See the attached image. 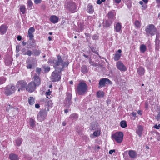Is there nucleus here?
<instances>
[{
	"label": "nucleus",
	"mask_w": 160,
	"mask_h": 160,
	"mask_svg": "<svg viewBox=\"0 0 160 160\" xmlns=\"http://www.w3.org/2000/svg\"><path fill=\"white\" fill-rule=\"evenodd\" d=\"M44 72H49L50 70V68L49 67H44Z\"/></svg>",
	"instance_id": "51"
},
{
	"label": "nucleus",
	"mask_w": 160,
	"mask_h": 160,
	"mask_svg": "<svg viewBox=\"0 0 160 160\" xmlns=\"http://www.w3.org/2000/svg\"><path fill=\"white\" fill-rule=\"evenodd\" d=\"M160 42V39H158V38H156L155 40V50H159V43Z\"/></svg>",
	"instance_id": "26"
},
{
	"label": "nucleus",
	"mask_w": 160,
	"mask_h": 160,
	"mask_svg": "<svg viewBox=\"0 0 160 160\" xmlns=\"http://www.w3.org/2000/svg\"><path fill=\"white\" fill-rule=\"evenodd\" d=\"M121 52L122 50L121 49H119L118 51V52L119 53L117 52L115 54V56L114 58V59L115 61H117L118 60L120 59L121 56Z\"/></svg>",
	"instance_id": "21"
},
{
	"label": "nucleus",
	"mask_w": 160,
	"mask_h": 160,
	"mask_svg": "<svg viewBox=\"0 0 160 160\" xmlns=\"http://www.w3.org/2000/svg\"><path fill=\"white\" fill-rule=\"evenodd\" d=\"M9 157L10 160H19V159L18 155L13 153L9 154Z\"/></svg>",
	"instance_id": "19"
},
{
	"label": "nucleus",
	"mask_w": 160,
	"mask_h": 160,
	"mask_svg": "<svg viewBox=\"0 0 160 160\" xmlns=\"http://www.w3.org/2000/svg\"><path fill=\"white\" fill-rule=\"evenodd\" d=\"M21 51L22 52V53L24 55H26V53L27 51H26V50L25 48H23Z\"/></svg>",
	"instance_id": "54"
},
{
	"label": "nucleus",
	"mask_w": 160,
	"mask_h": 160,
	"mask_svg": "<svg viewBox=\"0 0 160 160\" xmlns=\"http://www.w3.org/2000/svg\"><path fill=\"white\" fill-rule=\"evenodd\" d=\"M42 0H34V3L36 4H38L40 3Z\"/></svg>",
	"instance_id": "58"
},
{
	"label": "nucleus",
	"mask_w": 160,
	"mask_h": 160,
	"mask_svg": "<svg viewBox=\"0 0 160 160\" xmlns=\"http://www.w3.org/2000/svg\"><path fill=\"white\" fill-rule=\"evenodd\" d=\"M92 39L96 40L98 39V36L96 35H94L92 37Z\"/></svg>",
	"instance_id": "57"
},
{
	"label": "nucleus",
	"mask_w": 160,
	"mask_h": 160,
	"mask_svg": "<svg viewBox=\"0 0 160 160\" xmlns=\"http://www.w3.org/2000/svg\"><path fill=\"white\" fill-rule=\"evenodd\" d=\"M61 72H59L58 70L55 69L54 71L51 76V79L53 82H55L59 81L61 79Z\"/></svg>",
	"instance_id": "6"
},
{
	"label": "nucleus",
	"mask_w": 160,
	"mask_h": 160,
	"mask_svg": "<svg viewBox=\"0 0 160 160\" xmlns=\"http://www.w3.org/2000/svg\"><path fill=\"white\" fill-rule=\"evenodd\" d=\"M143 130V128L141 125H139L137 127L136 130L137 133L139 137H141L142 135V131Z\"/></svg>",
	"instance_id": "17"
},
{
	"label": "nucleus",
	"mask_w": 160,
	"mask_h": 160,
	"mask_svg": "<svg viewBox=\"0 0 160 160\" xmlns=\"http://www.w3.org/2000/svg\"><path fill=\"white\" fill-rule=\"evenodd\" d=\"M115 150L114 149L111 150L109 151V154H112L113 152H115Z\"/></svg>",
	"instance_id": "62"
},
{
	"label": "nucleus",
	"mask_w": 160,
	"mask_h": 160,
	"mask_svg": "<svg viewBox=\"0 0 160 160\" xmlns=\"http://www.w3.org/2000/svg\"><path fill=\"white\" fill-rule=\"evenodd\" d=\"M27 82L23 80H21L18 81L17 83L16 86L18 88V91L20 90H23L26 89Z\"/></svg>",
	"instance_id": "11"
},
{
	"label": "nucleus",
	"mask_w": 160,
	"mask_h": 160,
	"mask_svg": "<svg viewBox=\"0 0 160 160\" xmlns=\"http://www.w3.org/2000/svg\"><path fill=\"white\" fill-rule=\"evenodd\" d=\"M96 129V125L95 124H92L91 126L90 129L94 130Z\"/></svg>",
	"instance_id": "55"
},
{
	"label": "nucleus",
	"mask_w": 160,
	"mask_h": 160,
	"mask_svg": "<svg viewBox=\"0 0 160 160\" xmlns=\"http://www.w3.org/2000/svg\"><path fill=\"white\" fill-rule=\"evenodd\" d=\"M111 23L108 22V21H106L105 22L104 24L105 27L108 28L111 25Z\"/></svg>",
	"instance_id": "44"
},
{
	"label": "nucleus",
	"mask_w": 160,
	"mask_h": 160,
	"mask_svg": "<svg viewBox=\"0 0 160 160\" xmlns=\"http://www.w3.org/2000/svg\"><path fill=\"white\" fill-rule=\"evenodd\" d=\"M29 125L31 127H34L35 125V121L32 118H30L29 121Z\"/></svg>",
	"instance_id": "35"
},
{
	"label": "nucleus",
	"mask_w": 160,
	"mask_h": 160,
	"mask_svg": "<svg viewBox=\"0 0 160 160\" xmlns=\"http://www.w3.org/2000/svg\"><path fill=\"white\" fill-rule=\"evenodd\" d=\"M81 72L83 73H86L88 72V70L86 66L83 65L81 67Z\"/></svg>",
	"instance_id": "31"
},
{
	"label": "nucleus",
	"mask_w": 160,
	"mask_h": 160,
	"mask_svg": "<svg viewBox=\"0 0 160 160\" xmlns=\"http://www.w3.org/2000/svg\"><path fill=\"white\" fill-rule=\"evenodd\" d=\"M29 103L32 105L34 103V99L32 97H30L28 98Z\"/></svg>",
	"instance_id": "38"
},
{
	"label": "nucleus",
	"mask_w": 160,
	"mask_h": 160,
	"mask_svg": "<svg viewBox=\"0 0 160 160\" xmlns=\"http://www.w3.org/2000/svg\"><path fill=\"white\" fill-rule=\"evenodd\" d=\"M87 12L90 14H92L94 12V8L93 6L90 3L88 4L87 7Z\"/></svg>",
	"instance_id": "20"
},
{
	"label": "nucleus",
	"mask_w": 160,
	"mask_h": 160,
	"mask_svg": "<svg viewBox=\"0 0 160 160\" xmlns=\"http://www.w3.org/2000/svg\"><path fill=\"white\" fill-rule=\"evenodd\" d=\"M128 155L132 159H135L137 156V152L134 150H130L128 151Z\"/></svg>",
	"instance_id": "15"
},
{
	"label": "nucleus",
	"mask_w": 160,
	"mask_h": 160,
	"mask_svg": "<svg viewBox=\"0 0 160 160\" xmlns=\"http://www.w3.org/2000/svg\"><path fill=\"white\" fill-rule=\"evenodd\" d=\"M37 86L35 83L33 81L30 82L27 86L26 87V90L28 92H32L34 91L36 89V87Z\"/></svg>",
	"instance_id": "12"
},
{
	"label": "nucleus",
	"mask_w": 160,
	"mask_h": 160,
	"mask_svg": "<svg viewBox=\"0 0 160 160\" xmlns=\"http://www.w3.org/2000/svg\"><path fill=\"white\" fill-rule=\"evenodd\" d=\"M19 9L22 14H24L26 13V8L25 6L23 5H21L20 6Z\"/></svg>",
	"instance_id": "27"
},
{
	"label": "nucleus",
	"mask_w": 160,
	"mask_h": 160,
	"mask_svg": "<svg viewBox=\"0 0 160 160\" xmlns=\"http://www.w3.org/2000/svg\"><path fill=\"white\" fill-rule=\"evenodd\" d=\"M41 68L37 67L36 69L35 72L34 71L31 72V75H34V74H36L37 76H39L41 73Z\"/></svg>",
	"instance_id": "22"
},
{
	"label": "nucleus",
	"mask_w": 160,
	"mask_h": 160,
	"mask_svg": "<svg viewBox=\"0 0 160 160\" xmlns=\"http://www.w3.org/2000/svg\"><path fill=\"white\" fill-rule=\"evenodd\" d=\"M72 98V95L70 92H68L67 93V98L64 101L65 106L66 108H69L70 107V105L72 104V102L71 101Z\"/></svg>",
	"instance_id": "10"
},
{
	"label": "nucleus",
	"mask_w": 160,
	"mask_h": 160,
	"mask_svg": "<svg viewBox=\"0 0 160 160\" xmlns=\"http://www.w3.org/2000/svg\"><path fill=\"white\" fill-rule=\"evenodd\" d=\"M108 17L109 18L112 19L114 17V14L113 12H110L108 13Z\"/></svg>",
	"instance_id": "43"
},
{
	"label": "nucleus",
	"mask_w": 160,
	"mask_h": 160,
	"mask_svg": "<svg viewBox=\"0 0 160 160\" xmlns=\"http://www.w3.org/2000/svg\"><path fill=\"white\" fill-rule=\"evenodd\" d=\"M47 115V112L46 110L42 109L40 110L37 116L38 120L40 122L42 121L45 119Z\"/></svg>",
	"instance_id": "9"
},
{
	"label": "nucleus",
	"mask_w": 160,
	"mask_h": 160,
	"mask_svg": "<svg viewBox=\"0 0 160 160\" xmlns=\"http://www.w3.org/2000/svg\"><path fill=\"white\" fill-rule=\"evenodd\" d=\"M114 30L117 32H119L121 31L122 25L119 23H117L114 26Z\"/></svg>",
	"instance_id": "18"
},
{
	"label": "nucleus",
	"mask_w": 160,
	"mask_h": 160,
	"mask_svg": "<svg viewBox=\"0 0 160 160\" xmlns=\"http://www.w3.org/2000/svg\"><path fill=\"white\" fill-rule=\"evenodd\" d=\"M85 25L83 23H80L79 26V30L82 32L84 29Z\"/></svg>",
	"instance_id": "42"
},
{
	"label": "nucleus",
	"mask_w": 160,
	"mask_h": 160,
	"mask_svg": "<svg viewBox=\"0 0 160 160\" xmlns=\"http://www.w3.org/2000/svg\"><path fill=\"white\" fill-rule=\"evenodd\" d=\"M145 31L148 35L152 36L155 34L157 29L154 25L149 24L146 27Z\"/></svg>",
	"instance_id": "3"
},
{
	"label": "nucleus",
	"mask_w": 160,
	"mask_h": 160,
	"mask_svg": "<svg viewBox=\"0 0 160 160\" xmlns=\"http://www.w3.org/2000/svg\"><path fill=\"white\" fill-rule=\"evenodd\" d=\"M120 126L122 128H124L127 127L126 122L125 121H122L120 122Z\"/></svg>",
	"instance_id": "36"
},
{
	"label": "nucleus",
	"mask_w": 160,
	"mask_h": 160,
	"mask_svg": "<svg viewBox=\"0 0 160 160\" xmlns=\"http://www.w3.org/2000/svg\"><path fill=\"white\" fill-rule=\"evenodd\" d=\"M6 80V78L4 77H0V85L4 83Z\"/></svg>",
	"instance_id": "41"
},
{
	"label": "nucleus",
	"mask_w": 160,
	"mask_h": 160,
	"mask_svg": "<svg viewBox=\"0 0 160 160\" xmlns=\"http://www.w3.org/2000/svg\"><path fill=\"white\" fill-rule=\"evenodd\" d=\"M67 10L72 13L75 12L77 11V5L73 2H70L67 3L66 5Z\"/></svg>",
	"instance_id": "7"
},
{
	"label": "nucleus",
	"mask_w": 160,
	"mask_h": 160,
	"mask_svg": "<svg viewBox=\"0 0 160 160\" xmlns=\"http://www.w3.org/2000/svg\"><path fill=\"white\" fill-rule=\"evenodd\" d=\"M15 142L17 145L19 146L22 143V139L20 138H18L15 140Z\"/></svg>",
	"instance_id": "32"
},
{
	"label": "nucleus",
	"mask_w": 160,
	"mask_h": 160,
	"mask_svg": "<svg viewBox=\"0 0 160 160\" xmlns=\"http://www.w3.org/2000/svg\"><path fill=\"white\" fill-rule=\"evenodd\" d=\"M146 3H145L144 4H143V5H142V10H145L146 9V8H147V5L146 4Z\"/></svg>",
	"instance_id": "56"
},
{
	"label": "nucleus",
	"mask_w": 160,
	"mask_h": 160,
	"mask_svg": "<svg viewBox=\"0 0 160 160\" xmlns=\"http://www.w3.org/2000/svg\"><path fill=\"white\" fill-rule=\"evenodd\" d=\"M4 89V93L8 96L12 94L16 90L15 87L12 85L7 86Z\"/></svg>",
	"instance_id": "8"
},
{
	"label": "nucleus",
	"mask_w": 160,
	"mask_h": 160,
	"mask_svg": "<svg viewBox=\"0 0 160 160\" xmlns=\"http://www.w3.org/2000/svg\"><path fill=\"white\" fill-rule=\"evenodd\" d=\"M88 86L84 81L80 82L77 86L75 91L77 94L79 95H85L88 91Z\"/></svg>",
	"instance_id": "2"
},
{
	"label": "nucleus",
	"mask_w": 160,
	"mask_h": 160,
	"mask_svg": "<svg viewBox=\"0 0 160 160\" xmlns=\"http://www.w3.org/2000/svg\"><path fill=\"white\" fill-rule=\"evenodd\" d=\"M31 76L32 78V79L34 80V81H33V82L35 83V84L37 86H39L41 83V81L39 78V76H37L36 74H34V75H31Z\"/></svg>",
	"instance_id": "14"
},
{
	"label": "nucleus",
	"mask_w": 160,
	"mask_h": 160,
	"mask_svg": "<svg viewBox=\"0 0 160 160\" xmlns=\"http://www.w3.org/2000/svg\"><path fill=\"white\" fill-rule=\"evenodd\" d=\"M12 58L11 57H9L5 60V62L6 65L10 66L12 64Z\"/></svg>",
	"instance_id": "25"
},
{
	"label": "nucleus",
	"mask_w": 160,
	"mask_h": 160,
	"mask_svg": "<svg viewBox=\"0 0 160 160\" xmlns=\"http://www.w3.org/2000/svg\"><path fill=\"white\" fill-rule=\"evenodd\" d=\"M41 52V51L40 50L35 49L33 51V55L35 56H38L39 55Z\"/></svg>",
	"instance_id": "34"
},
{
	"label": "nucleus",
	"mask_w": 160,
	"mask_h": 160,
	"mask_svg": "<svg viewBox=\"0 0 160 160\" xmlns=\"http://www.w3.org/2000/svg\"><path fill=\"white\" fill-rule=\"evenodd\" d=\"M47 103V105L49 107H51L52 104V102L51 100H49L48 101H46Z\"/></svg>",
	"instance_id": "48"
},
{
	"label": "nucleus",
	"mask_w": 160,
	"mask_h": 160,
	"mask_svg": "<svg viewBox=\"0 0 160 160\" xmlns=\"http://www.w3.org/2000/svg\"><path fill=\"white\" fill-rule=\"evenodd\" d=\"M116 66L117 68L121 71H125L127 70L126 66L121 61L118 62Z\"/></svg>",
	"instance_id": "13"
},
{
	"label": "nucleus",
	"mask_w": 160,
	"mask_h": 160,
	"mask_svg": "<svg viewBox=\"0 0 160 160\" xmlns=\"http://www.w3.org/2000/svg\"><path fill=\"white\" fill-rule=\"evenodd\" d=\"M8 27L5 25H2L0 26V34L4 35L7 31Z\"/></svg>",
	"instance_id": "16"
},
{
	"label": "nucleus",
	"mask_w": 160,
	"mask_h": 160,
	"mask_svg": "<svg viewBox=\"0 0 160 160\" xmlns=\"http://www.w3.org/2000/svg\"><path fill=\"white\" fill-rule=\"evenodd\" d=\"M48 63H53V67L55 69L58 70L61 72L63 70V68L65 66H67L68 63L67 64L66 62H64L61 56L58 55L57 59H54L49 60L48 61Z\"/></svg>",
	"instance_id": "1"
},
{
	"label": "nucleus",
	"mask_w": 160,
	"mask_h": 160,
	"mask_svg": "<svg viewBox=\"0 0 160 160\" xmlns=\"http://www.w3.org/2000/svg\"><path fill=\"white\" fill-rule=\"evenodd\" d=\"M100 134V131L99 130H97L94 132L93 135H91L90 137L92 138H93L92 137V136H94L95 137H98Z\"/></svg>",
	"instance_id": "30"
},
{
	"label": "nucleus",
	"mask_w": 160,
	"mask_h": 160,
	"mask_svg": "<svg viewBox=\"0 0 160 160\" xmlns=\"http://www.w3.org/2000/svg\"><path fill=\"white\" fill-rule=\"evenodd\" d=\"M28 34L29 40H32L34 37L33 35L32 34V33H28Z\"/></svg>",
	"instance_id": "50"
},
{
	"label": "nucleus",
	"mask_w": 160,
	"mask_h": 160,
	"mask_svg": "<svg viewBox=\"0 0 160 160\" xmlns=\"http://www.w3.org/2000/svg\"><path fill=\"white\" fill-rule=\"evenodd\" d=\"M50 21L53 23H57L58 20V18L55 15L52 16L50 19Z\"/></svg>",
	"instance_id": "24"
},
{
	"label": "nucleus",
	"mask_w": 160,
	"mask_h": 160,
	"mask_svg": "<svg viewBox=\"0 0 160 160\" xmlns=\"http://www.w3.org/2000/svg\"><path fill=\"white\" fill-rule=\"evenodd\" d=\"M27 68L28 69H32L33 68V65L32 64H30L29 62H27Z\"/></svg>",
	"instance_id": "47"
},
{
	"label": "nucleus",
	"mask_w": 160,
	"mask_h": 160,
	"mask_svg": "<svg viewBox=\"0 0 160 160\" xmlns=\"http://www.w3.org/2000/svg\"><path fill=\"white\" fill-rule=\"evenodd\" d=\"M35 31V30L33 27H31L29 29L28 33H32L34 32Z\"/></svg>",
	"instance_id": "45"
},
{
	"label": "nucleus",
	"mask_w": 160,
	"mask_h": 160,
	"mask_svg": "<svg viewBox=\"0 0 160 160\" xmlns=\"http://www.w3.org/2000/svg\"><path fill=\"white\" fill-rule=\"evenodd\" d=\"M51 94V92L50 91V90L49 89L48 90V91L46 93V95L47 97V98H49L48 96H49Z\"/></svg>",
	"instance_id": "52"
},
{
	"label": "nucleus",
	"mask_w": 160,
	"mask_h": 160,
	"mask_svg": "<svg viewBox=\"0 0 160 160\" xmlns=\"http://www.w3.org/2000/svg\"><path fill=\"white\" fill-rule=\"evenodd\" d=\"M154 128L156 129H158L160 128V124L157 125H155L154 126Z\"/></svg>",
	"instance_id": "59"
},
{
	"label": "nucleus",
	"mask_w": 160,
	"mask_h": 160,
	"mask_svg": "<svg viewBox=\"0 0 160 160\" xmlns=\"http://www.w3.org/2000/svg\"><path fill=\"white\" fill-rule=\"evenodd\" d=\"M145 70L142 67H139L137 70V72L139 75L142 76L145 73Z\"/></svg>",
	"instance_id": "23"
},
{
	"label": "nucleus",
	"mask_w": 160,
	"mask_h": 160,
	"mask_svg": "<svg viewBox=\"0 0 160 160\" xmlns=\"http://www.w3.org/2000/svg\"><path fill=\"white\" fill-rule=\"evenodd\" d=\"M97 97L99 98L103 97L104 96V93L102 91H98L97 92Z\"/></svg>",
	"instance_id": "33"
},
{
	"label": "nucleus",
	"mask_w": 160,
	"mask_h": 160,
	"mask_svg": "<svg viewBox=\"0 0 160 160\" xmlns=\"http://www.w3.org/2000/svg\"><path fill=\"white\" fill-rule=\"evenodd\" d=\"M112 83V82L108 78H101L99 80L98 88H100L105 87L106 85H111Z\"/></svg>",
	"instance_id": "4"
},
{
	"label": "nucleus",
	"mask_w": 160,
	"mask_h": 160,
	"mask_svg": "<svg viewBox=\"0 0 160 160\" xmlns=\"http://www.w3.org/2000/svg\"><path fill=\"white\" fill-rule=\"evenodd\" d=\"M145 107L146 109H147L148 108V102H146L145 103Z\"/></svg>",
	"instance_id": "63"
},
{
	"label": "nucleus",
	"mask_w": 160,
	"mask_h": 160,
	"mask_svg": "<svg viewBox=\"0 0 160 160\" xmlns=\"http://www.w3.org/2000/svg\"><path fill=\"white\" fill-rule=\"evenodd\" d=\"M114 1L116 3L119 4L121 0H114Z\"/></svg>",
	"instance_id": "64"
},
{
	"label": "nucleus",
	"mask_w": 160,
	"mask_h": 160,
	"mask_svg": "<svg viewBox=\"0 0 160 160\" xmlns=\"http://www.w3.org/2000/svg\"><path fill=\"white\" fill-rule=\"evenodd\" d=\"M91 50L93 52H95L96 51V48L93 46L90 47Z\"/></svg>",
	"instance_id": "60"
},
{
	"label": "nucleus",
	"mask_w": 160,
	"mask_h": 160,
	"mask_svg": "<svg viewBox=\"0 0 160 160\" xmlns=\"http://www.w3.org/2000/svg\"><path fill=\"white\" fill-rule=\"evenodd\" d=\"M123 157L124 158V160H133L131 159L130 157H129L128 156H125V155L123 156Z\"/></svg>",
	"instance_id": "53"
},
{
	"label": "nucleus",
	"mask_w": 160,
	"mask_h": 160,
	"mask_svg": "<svg viewBox=\"0 0 160 160\" xmlns=\"http://www.w3.org/2000/svg\"><path fill=\"white\" fill-rule=\"evenodd\" d=\"M32 54H33V52H32L30 50H28L27 52L26 55H27L29 56H31Z\"/></svg>",
	"instance_id": "49"
},
{
	"label": "nucleus",
	"mask_w": 160,
	"mask_h": 160,
	"mask_svg": "<svg viewBox=\"0 0 160 160\" xmlns=\"http://www.w3.org/2000/svg\"><path fill=\"white\" fill-rule=\"evenodd\" d=\"M33 3L31 0H29L28 1L27 5L30 8V9H32V7L33 6Z\"/></svg>",
	"instance_id": "40"
},
{
	"label": "nucleus",
	"mask_w": 160,
	"mask_h": 160,
	"mask_svg": "<svg viewBox=\"0 0 160 160\" xmlns=\"http://www.w3.org/2000/svg\"><path fill=\"white\" fill-rule=\"evenodd\" d=\"M112 138L118 143H120L123 140V134L122 132H119L112 135Z\"/></svg>",
	"instance_id": "5"
},
{
	"label": "nucleus",
	"mask_w": 160,
	"mask_h": 160,
	"mask_svg": "<svg viewBox=\"0 0 160 160\" xmlns=\"http://www.w3.org/2000/svg\"><path fill=\"white\" fill-rule=\"evenodd\" d=\"M134 24L136 26V27L137 28H140L141 25L140 22L138 20H136L135 21Z\"/></svg>",
	"instance_id": "39"
},
{
	"label": "nucleus",
	"mask_w": 160,
	"mask_h": 160,
	"mask_svg": "<svg viewBox=\"0 0 160 160\" xmlns=\"http://www.w3.org/2000/svg\"><path fill=\"white\" fill-rule=\"evenodd\" d=\"M89 63L91 65L95 66H96L97 65V63H96L92 61V59L91 58H89Z\"/></svg>",
	"instance_id": "46"
},
{
	"label": "nucleus",
	"mask_w": 160,
	"mask_h": 160,
	"mask_svg": "<svg viewBox=\"0 0 160 160\" xmlns=\"http://www.w3.org/2000/svg\"><path fill=\"white\" fill-rule=\"evenodd\" d=\"M69 118L72 120H76L78 118V115L76 113H72L69 117Z\"/></svg>",
	"instance_id": "28"
},
{
	"label": "nucleus",
	"mask_w": 160,
	"mask_h": 160,
	"mask_svg": "<svg viewBox=\"0 0 160 160\" xmlns=\"http://www.w3.org/2000/svg\"><path fill=\"white\" fill-rule=\"evenodd\" d=\"M146 47L145 45L142 44L140 46V50L142 53H144L146 50Z\"/></svg>",
	"instance_id": "29"
},
{
	"label": "nucleus",
	"mask_w": 160,
	"mask_h": 160,
	"mask_svg": "<svg viewBox=\"0 0 160 160\" xmlns=\"http://www.w3.org/2000/svg\"><path fill=\"white\" fill-rule=\"evenodd\" d=\"M157 110L159 111V112L157 116H156V118L158 120H160V107L157 106Z\"/></svg>",
	"instance_id": "37"
},
{
	"label": "nucleus",
	"mask_w": 160,
	"mask_h": 160,
	"mask_svg": "<svg viewBox=\"0 0 160 160\" xmlns=\"http://www.w3.org/2000/svg\"><path fill=\"white\" fill-rule=\"evenodd\" d=\"M17 39L18 40L21 41L22 39V37L20 35H19L18 36Z\"/></svg>",
	"instance_id": "61"
}]
</instances>
